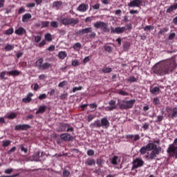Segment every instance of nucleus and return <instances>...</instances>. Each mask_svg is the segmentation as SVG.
<instances>
[{
  "mask_svg": "<svg viewBox=\"0 0 177 177\" xmlns=\"http://www.w3.org/2000/svg\"><path fill=\"white\" fill-rule=\"evenodd\" d=\"M87 156L92 157V156H95V151L93 149H88L87 151Z\"/></svg>",
  "mask_w": 177,
  "mask_h": 177,
  "instance_id": "8fccbe9b",
  "label": "nucleus"
},
{
  "mask_svg": "<svg viewBox=\"0 0 177 177\" xmlns=\"http://www.w3.org/2000/svg\"><path fill=\"white\" fill-rule=\"evenodd\" d=\"M100 121L101 127L102 128H104V129H107V128L110 127V122H109V120H107V118H102Z\"/></svg>",
  "mask_w": 177,
  "mask_h": 177,
  "instance_id": "ddd939ff",
  "label": "nucleus"
},
{
  "mask_svg": "<svg viewBox=\"0 0 177 177\" xmlns=\"http://www.w3.org/2000/svg\"><path fill=\"white\" fill-rule=\"evenodd\" d=\"M5 174H12V172H13V169H7L5 170Z\"/></svg>",
  "mask_w": 177,
  "mask_h": 177,
  "instance_id": "774afa93",
  "label": "nucleus"
},
{
  "mask_svg": "<svg viewBox=\"0 0 177 177\" xmlns=\"http://www.w3.org/2000/svg\"><path fill=\"white\" fill-rule=\"evenodd\" d=\"M60 23L64 26H75L80 23V20L74 18H62L60 20Z\"/></svg>",
  "mask_w": 177,
  "mask_h": 177,
  "instance_id": "0eeeda50",
  "label": "nucleus"
},
{
  "mask_svg": "<svg viewBox=\"0 0 177 177\" xmlns=\"http://www.w3.org/2000/svg\"><path fill=\"white\" fill-rule=\"evenodd\" d=\"M31 126L30 124H18L15 127V131H27V129H30Z\"/></svg>",
  "mask_w": 177,
  "mask_h": 177,
  "instance_id": "f8f14e48",
  "label": "nucleus"
},
{
  "mask_svg": "<svg viewBox=\"0 0 177 177\" xmlns=\"http://www.w3.org/2000/svg\"><path fill=\"white\" fill-rule=\"evenodd\" d=\"M140 3H142V1H132L129 4V6H131V8H139L140 6Z\"/></svg>",
  "mask_w": 177,
  "mask_h": 177,
  "instance_id": "aec40b11",
  "label": "nucleus"
},
{
  "mask_svg": "<svg viewBox=\"0 0 177 177\" xmlns=\"http://www.w3.org/2000/svg\"><path fill=\"white\" fill-rule=\"evenodd\" d=\"M175 37H176V34L175 32H172L169 35V39L172 40Z\"/></svg>",
  "mask_w": 177,
  "mask_h": 177,
  "instance_id": "e2e57ef3",
  "label": "nucleus"
},
{
  "mask_svg": "<svg viewBox=\"0 0 177 177\" xmlns=\"http://www.w3.org/2000/svg\"><path fill=\"white\" fill-rule=\"evenodd\" d=\"M62 5H63V3L62 1H55L53 3V8L57 9H60V8H62Z\"/></svg>",
  "mask_w": 177,
  "mask_h": 177,
  "instance_id": "c85d7f7f",
  "label": "nucleus"
},
{
  "mask_svg": "<svg viewBox=\"0 0 177 177\" xmlns=\"http://www.w3.org/2000/svg\"><path fill=\"white\" fill-rule=\"evenodd\" d=\"M91 34L88 35L89 38H95L96 37V32H90Z\"/></svg>",
  "mask_w": 177,
  "mask_h": 177,
  "instance_id": "338daca9",
  "label": "nucleus"
},
{
  "mask_svg": "<svg viewBox=\"0 0 177 177\" xmlns=\"http://www.w3.org/2000/svg\"><path fill=\"white\" fill-rule=\"evenodd\" d=\"M93 20V17H88L85 19L84 21L85 23H89Z\"/></svg>",
  "mask_w": 177,
  "mask_h": 177,
  "instance_id": "680f3d73",
  "label": "nucleus"
},
{
  "mask_svg": "<svg viewBox=\"0 0 177 177\" xmlns=\"http://www.w3.org/2000/svg\"><path fill=\"white\" fill-rule=\"evenodd\" d=\"M88 106L90 109H92L93 110H96V109H97V104H96V103L91 104Z\"/></svg>",
  "mask_w": 177,
  "mask_h": 177,
  "instance_id": "6e6d98bb",
  "label": "nucleus"
},
{
  "mask_svg": "<svg viewBox=\"0 0 177 177\" xmlns=\"http://www.w3.org/2000/svg\"><path fill=\"white\" fill-rule=\"evenodd\" d=\"M117 93H118V95H121V96H128V93L122 89H120L118 90V91L117 92Z\"/></svg>",
  "mask_w": 177,
  "mask_h": 177,
  "instance_id": "c9c22d12",
  "label": "nucleus"
},
{
  "mask_svg": "<svg viewBox=\"0 0 177 177\" xmlns=\"http://www.w3.org/2000/svg\"><path fill=\"white\" fill-rule=\"evenodd\" d=\"M63 175L65 177H68L70 175V172L68 171H67V170H64L63 171Z\"/></svg>",
  "mask_w": 177,
  "mask_h": 177,
  "instance_id": "69168bd1",
  "label": "nucleus"
},
{
  "mask_svg": "<svg viewBox=\"0 0 177 177\" xmlns=\"http://www.w3.org/2000/svg\"><path fill=\"white\" fill-rule=\"evenodd\" d=\"M102 73H104V74H107L109 73H111L113 71V69L111 68L104 67L102 69Z\"/></svg>",
  "mask_w": 177,
  "mask_h": 177,
  "instance_id": "f704fd0d",
  "label": "nucleus"
},
{
  "mask_svg": "<svg viewBox=\"0 0 177 177\" xmlns=\"http://www.w3.org/2000/svg\"><path fill=\"white\" fill-rule=\"evenodd\" d=\"M135 103H136V100L135 99L130 100H118L117 104L120 110H129V109H132V107H133V104H135Z\"/></svg>",
  "mask_w": 177,
  "mask_h": 177,
  "instance_id": "7ed1b4c3",
  "label": "nucleus"
},
{
  "mask_svg": "<svg viewBox=\"0 0 177 177\" xmlns=\"http://www.w3.org/2000/svg\"><path fill=\"white\" fill-rule=\"evenodd\" d=\"M68 93H64L61 94V95L59 96V98L61 99V100H64V99L68 97Z\"/></svg>",
  "mask_w": 177,
  "mask_h": 177,
  "instance_id": "3c124183",
  "label": "nucleus"
},
{
  "mask_svg": "<svg viewBox=\"0 0 177 177\" xmlns=\"http://www.w3.org/2000/svg\"><path fill=\"white\" fill-rule=\"evenodd\" d=\"M74 132V127L71 126V124L68 123H63L62 124L59 129L57 130V132Z\"/></svg>",
  "mask_w": 177,
  "mask_h": 177,
  "instance_id": "6e6552de",
  "label": "nucleus"
},
{
  "mask_svg": "<svg viewBox=\"0 0 177 177\" xmlns=\"http://www.w3.org/2000/svg\"><path fill=\"white\" fill-rule=\"evenodd\" d=\"M89 32H92V28L91 27L77 30L76 35H84V34H89Z\"/></svg>",
  "mask_w": 177,
  "mask_h": 177,
  "instance_id": "2eb2a0df",
  "label": "nucleus"
},
{
  "mask_svg": "<svg viewBox=\"0 0 177 177\" xmlns=\"http://www.w3.org/2000/svg\"><path fill=\"white\" fill-rule=\"evenodd\" d=\"M153 30H154V26H146L144 28V31H151Z\"/></svg>",
  "mask_w": 177,
  "mask_h": 177,
  "instance_id": "c03bdc74",
  "label": "nucleus"
},
{
  "mask_svg": "<svg viewBox=\"0 0 177 177\" xmlns=\"http://www.w3.org/2000/svg\"><path fill=\"white\" fill-rule=\"evenodd\" d=\"M4 49L6 52H10V50H13V49H15V46L12 44H7Z\"/></svg>",
  "mask_w": 177,
  "mask_h": 177,
  "instance_id": "7c9ffc66",
  "label": "nucleus"
},
{
  "mask_svg": "<svg viewBox=\"0 0 177 177\" xmlns=\"http://www.w3.org/2000/svg\"><path fill=\"white\" fill-rule=\"evenodd\" d=\"M131 46V44H129V43H128V42H125L124 44V45H123V48H124V49H125V50H128V49H129V47Z\"/></svg>",
  "mask_w": 177,
  "mask_h": 177,
  "instance_id": "052dcab7",
  "label": "nucleus"
},
{
  "mask_svg": "<svg viewBox=\"0 0 177 177\" xmlns=\"http://www.w3.org/2000/svg\"><path fill=\"white\" fill-rule=\"evenodd\" d=\"M44 58H39L36 62L37 67L39 68V70L45 71V70H49V68H52V64L48 62H45L44 64Z\"/></svg>",
  "mask_w": 177,
  "mask_h": 177,
  "instance_id": "423d86ee",
  "label": "nucleus"
},
{
  "mask_svg": "<svg viewBox=\"0 0 177 177\" xmlns=\"http://www.w3.org/2000/svg\"><path fill=\"white\" fill-rule=\"evenodd\" d=\"M96 164L98 167H100V168H102L103 164H104V160L102 158H97L96 160Z\"/></svg>",
  "mask_w": 177,
  "mask_h": 177,
  "instance_id": "c756f323",
  "label": "nucleus"
},
{
  "mask_svg": "<svg viewBox=\"0 0 177 177\" xmlns=\"http://www.w3.org/2000/svg\"><path fill=\"white\" fill-rule=\"evenodd\" d=\"M86 165H88V167H92L93 165H95L96 161L95 159L92 158H88L86 161L85 162Z\"/></svg>",
  "mask_w": 177,
  "mask_h": 177,
  "instance_id": "5701e85b",
  "label": "nucleus"
},
{
  "mask_svg": "<svg viewBox=\"0 0 177 177\" xmlns=\"http://www.w3.org/2000/svg\"><path fill=\"white\" fill-rule=\"evenodd\" d=\"M17 117V114L15 113H10L7 118H8V120H15V118Z\"/></svg>",
  "mask_w": 177,
  "mask_h": 177,
  "instance_id": "58836bf2",
  "label": "nucleus"
},
{
  "mask_svg": "<svg viewBox=\"0 0 177 177\" xmlns=\"http://www.w3.org/2000/svg\"><path fill=\"white\" fill-rule=\"evenodd\" d=\"M132 164L131 171H133V169H138V168L143 167V165H145V161L140 158H136L133 160Z\"/></svg>",
  "mask_w": 177,
  "mask_h": 177,
  "instance_id": "1a4fd4ad",
  "label": "nucleus"
},
{
  "mask_svg": "<svg viewBox=\"0 0 177 177\" xmlns=\"http://www.w3.org/2000/svg\"><path fill=\"white\" fill-rule=\"evenodd\" d=\"M8 75H11L12 77H19L21 74V71L14 70L7 72Z\"/></svg>",
  "mask_w": 177,
  "mask_h": 177,
  "instance_id": "a211bd4d",
  "label": "nucleus"
},
{
  "mask_svg": "<svg viewBox=\"0 0 177 177\" xmlns=\"http://www.w3.org/2000/svg\"><path fill=\"white\" fill-rule=\"evenodd\" d=\"M50 26L53 28H57V27H59V23L56 21H53L50 22Z\"/></svg>",
  "mask_w": 177,
  "mask_h": 177,
  "instance_id": "a19ab883",
  "label": "nucleus"
},
{
  "mask_svg": "<svg viewBox=\"0 0 177 177\" xmlns=\"http://www.w3.org/2000/svg\"><path fill=\"white\" fill-rule=\"evenodd\" d=\"M168 31V29L166 28H161L159 31V34H165V32H167Z\"/></svg>",
  "mask_w": 177,
  "mask_h": 177,
  "instance_id": "4d7b16f0",
  "label": "nucleus"
},
{
  "mask_svg": "<svg viewBox=\"0 0 177 177\" xmlns=\"http://www.w3.org/2000/svg\"><path fill=\"white\" fill-rule=\"evenodd\" d=\"M125 30H127L126 27H116V28H113L111 27V34H122L124 32V31H125Z\"/></svg>",
  "mask_w": 177,
  "mask_h": 177,
  "instance_id": "9d476101",
  "label": "nucleus"
},
{
  "mask_svg": "<svg viewBox=\"0 0 177 177\" xmlns=\"http://www.w3.org/2000/svg\"><path fill=\"white\" fill-rule=\"evenodd\" d=\"M16 151V147H12L8 152V154L10 155Z\"/></svg>",
  "mask_w": 177,
  "mask_h": 177,
  "instance_id": "bf43d9fd",
  "label": "nucleus"
},
{
  "mask_svg": "<svg viewBox=\"0 0 177 177\" xmlns=\"http://www.w3.org/2000/svg\"><path fill=\"white\" fill-rule=\"evenodd\" d=\"M167 153H168L169 157L177 158V138L174 140V143L169 146Z\"/></svg>",
  "mask_w": 177,
  "mask_h": 177,
  "instance_id": "20e7f679",
  "label": "nucleus"
},
{
  "mask_svg": "<svg viewBox=\"0 0 177 177\" xmlns=\"http://www.w3.org/2000/svg\"><path fill=\"white\" fill-rule=\"evenodd\" d=\"M160 87L155 86L152 88H150V93H151L152 95H158V93H160Z\"/></svg>",
  "mask_w": 177,
  "mask_h": 177,
  "instance_id": "b1692460",
  "label": "nucleus"
},
{
  "mask_svg": "<svg viewBox=\"0 0 177 177\" xmlns=\"http://www.w3.org/2000/svg\"><path fill=\"white\" fill-rule=\"evenodd\" d=\"M102 127L101 124H100V120H97L94 121L93 122L91 123L90 124V128L93 129V128H100Z\"/></svg>",
  "mask_w": 177,
  "mask_h": 177,
  "instance_id": "6ab92c4d",
  "label": "nucleus"
},
{
  "mask_svg": "<svg viewBox=\"0 0 177 177\" xmlns=\"http://www.w3.org/2000/svg\"><path fill=\"white\" fill-rule=\"evenodd\" d=\"M117 160H118V156H113V158H112L111 161V164L113 165H117L118 164V162H117Z\"/></svg>",
  "mask_w": 177,
  "mask_h": 177,
  "instance_id": "e433bc0d",
  "label": "nucleus"
},
{
  "mask_svg": "<svg viewBox=\"0 0 177 177\" xmlns=\"http://www.w3.org/2000/svg\"><path fill=\"white\" fill-rule=\"evenodd\" d=\"M32 17V16L31 15V14L26 13V14L24 15L22 17V22L28 23V20H30V19H31Z\"/></svg>",
  "mask_w": 177,
  "mask_h": 177,
  "instance_id": "4be33fe9",
  "label": "nucleus"
},
{
  "mask_svg": "<svg viewBox=\"0 0 177 177\" xmlns=\"http://www.w3.org/2000/svg\"><path fill=\"white\" fill-rule=\"evenodd\" d=\"M82 46V45H81V43L77 42L73 44V49H74V50H80V49H81Z\"/></svg>",
  "mask_w": 177,
  "mask_h": 177,
  "instance_id": "2f4dec72",
  "label": "nucleus"
},
{
  "mask_svg": "<svg viewBox=\"0 0 177 177\" xmlns=\"http://www.w3.org/2000/svg\"><path fill=\"white\" fill-rule=\"evenodd\" d=\"M44 38L46 41H48V42H50V41H52V35L50 33H47L45 35Z\"/></svg>",
  "mask_w": 177,
  "mask_h": 177,
  "instance_id": "4c0bfd02",
  "label": "nucleus"
},
{
  "mask_svg": "<svg viewBox=\"0 0 177 177\" xmlns=\"http://www.w3.org/2000/svg\"><path fill=\"white\" fill-rule=\"evenodd\" d=\"M67 85V81L64 80L59 83L58 86L59 88H63L64 86H66Z\"/></svg>",
  "mask_w": 177,
  "mask_h": 177,
  "instance_id": "de8ad7c7",
  "label": "nucleus"
},
{
  "mask_svg": "<svg viewBox=\"0 0 177 177\" xmlns=\"http://www.w3.org/2000/svg\"><path fill=\"white\" fill-rule=\"evenodd\" d=\"M177 67L176 58L171 57L163 63L153 67V73L157 75L164 76L172 74Z\"/></svg>",
  "mask_w": 177,
  "mask_h": 177,
  "instance_id": "f257e3e1",
  "label": "nucleus"
},
{
  "mask_svg": "<svg viewBox=\"0 0 177 177\" xmlns=\"http://www.w3.org/2000/svg\"><path fill=\"white\" fill-rule=\"evenodd\" d=\"M41 28H46L49 27V24H50V22H49V21H41Z\"/></svg>",
  "mask_w": 177,
  "mask_h": 177,
  "instance_id": "72a5a7b5",
  "label": "nucleus"
},
{
  "mask_svg": "<svg viewBox=\"0 0 177 177\" xmlns=\"http://www.w3.org/2000/svg\"><path fill=\"white\" fill-rule=\"evenodd\" d=\"M95 118V115L94 114H89L87 116V121L88 122H91V121H92V120H93Z\"/></svg>",
  "mask_w": 177,
  "mask_h": 177,
  "instance_id": "603ef678",
  "label": "nucleus"
},
{
  "mask_svg": "<svg viewBox=\"0 0 177 177\" xmlns=\"http://www.w3.org/2000/svg\"><path fill=\"white\" fill-rule=\"evenodd\" d=\"M139 79L136 77L135 76H130L128 79H127V82H138Z\"/></svg>",
  "mask_w": 177,
  "mask_h": 177,
  "instance_id": "473e14b6",
  "label": "nucleus"
},
{
  "mask_svg": "<svg viewBox=\"0 0 177 177\" xmlns=\"http://www.w3.org/2000/svg\"><path fill=\"white\" fill-rule=\"evenodd\" d=\"M47 96L46 94L43 93L39 95V100H44V99H46Z\"/></svg>",
  "mask_w": 177,
  "mask_h": 177,
  "instance_id": "13d9d810",
  "label": "nucleus"
},
{
  "mask_svg": "<svg viewBox=\"0 0 177 177\" xmlns=\"http://www.w3.org/2000/svg\"><path fill=\"white\" fill-rule=\"evenodd\" d=\"M42 39V37L41 35H37L35 37V42L38 44Z\"/></svg>",
  "mask_w": 177,
  "mask_h": 177,
  "instance_id": "864d4df0",
  "label": "nucleus"
},
{
  "mask_svg": "<svg viewBox=\"0 0 177 177\" xmlns=\"http://www.w3.org/2000/svg\"><path fill=\"white\" fill-rule=\"evenodd\" d=\"M10 143H12V141H10L9 140H3L2 146H3V147H8V146H9V145H10Z\"/></svg>",
  "mask_w": 177,
  "mask_h": 177,
  "instance_id": "ea45409f",
  "label": "nucleus"
},
{
  "mask_svg": "<svg viewBox=\"0 0 177 177\" xmlns=\"http://www.w3.org/2000/svg\"><path fill=\"white\" fill-rule=\"evenodd\" d=\"M176 9H177V3H175L171 6L169 8H167L166 12L167 13H171V12H173V10H176Z\"/></svg>",
  "mask_w": 177,
  "mask_h": 177,
  "instance_id": "cd10ccee",
  "label": "nucleus"
},
{
  "mask_svg": "<svg viewBox=\"0 0 177 177\" xmlns=\"http://www.w3.org/2000/svg\"><path fill=\"white\" fill-rule=\"evenodd\" d=\"M19 147L21 149V151H24V153H27L28 152V149L26 147H24V145H20Z\"/></svg>",
  "mask_w": 177,
  "mask_h": 177,
  "instance_id": "a18cd8bd",
  "label": "nucleus"
},
{
  "mask_svg": "<svg viewBox=\"0 0 177 177\" xmlns=\"http://www.w3.org/2000/svg\"><path fill=\"white\" fill-rule=\"evenodd\" d=\"M153 103L154 106H158V104H161V102H160V99H158V97L153 98Z\"/></svg>",
  "mask_w": 177,
  "mask_h": 177,
  "instance_id": "79ce46f5",
  "label": "nucleus"
},
{
  "mask_svg": "<svg viewBox=\"0 0 177 177\" xmlns=\"http://www.w3.org/2000/svg\"><path fill=\"white\" fill-rule=\"evenodd\" d=\"M167 116L169 118H171L172 120H174V118H176V117H177V107H174L172 109V113H168Z\"/></svg>",
  "mask_w": 177,
  "mask_h": 177,
  "instance_id": "412c9836",
  "label": "nucleus"
},
{
  "mask_svg": "<svg viewBox=\"0 0 177 177\" xmlns=\"http://www.w3.org/2000/svg\"><path fill=\"white\" fill-rule=\"evenodd\" d=\"M60 139L64 142H71L73 140V136L68 133H64L60 135Z\"/></svg>",
  "mask_w": 177,
  "mask_h": 177,
  "instance_id": "9b49d317",
  "label": "nucleus"
},
{
  "mask_svg": "<svg viewBox=\"0 0 177 177\" xmlns=\"http://www.w3.org/2000/svg\"><path fill=\"white\" fill-rule=\"evenodd\" d=\"M15 30L13 29V28H10L8 30H6V35H12V34H13Z\"/></svg>",
  "mask_w": 177,
  "mask_h": 177,
  "instance_id": "37998d69",
  "label": "nucleus"
},
{
  "mask_svg": "<svg viewBox=\"0 0 177 177\" xmlns=\"http://www.w3.org/2000/svg\"><path fill=\"white\" fill-rule=\"evenodd\" d=\"M32 96H34L32 93H28L27 97L22 99V102L24 103H30L32 100V98H31Z\"/></svg>",
  "mask_w": 177,
  "mask_h": 177,
  "instance_id": "f3484780",
  "label": "nucleus"
},
{
  "mask_svg": "<svg viewBox=\"0 0 177 177\" xmlns=\"http://www.w3.org/2000/svg\"><path fill=\"white\" fill-rule=\"evenodd\" d=\"M71 64L73 67H77V66H80V62L77 59H75L72 61Z\"/></svg>",
  "mask_w": 177,
  "mask_h": 177,
  "instance_id": "09e8293b",
  "label": "nucleus"
},
{
  "mask_svg": "<svg viewBox=\"0 0 177 177\" xmlns=\"http://www.w3.org/2000/svg\"><path fill=\"white\" fill-rule=\"evenodd\" d=\"M108 104H109V106H107L109 111H113V110H115V109H117V102L114 100L109 101Z\"/></svg>",
  "mask_w": 177,
  "mask_h": 177,
  "instance_id": "4468645a",
  "label": "nucleus"
},
{
  "mask_svg": "<svg viewBox=\"0 0 177 177\" xmlns=\"http://www.w3.org/2000/svg\"><path fill=\"white\" fill-rule=\"evenodd\" d=\"M84 87H82V86H80L79 87H73L72 92L73 93H75V92H77V91H82Z\"/></svg>",
  "mask_w": 177,
  "mask_h": 177,
  "instance_id": "49530a36",
  "label": "nucleus"
},
{
  "mask_svg": "<svg viewBox=\"0 0 177 177\" xmlns=\"http://www.w3.org/2000/svg\"><path fill=\"white\" fill-rule=\"evenodd\" d=\"M46 111V106L41 105L39 107L38 110L36 111V114H44Z\"/></svg>",
  "mask_w": 177,
  "mask_h": 177,
  "instance_id": "393cba45",
  "label": "nucleus"
},
{
  "mask_svg": "<svg viewBox=\"0 0 177 177\" xmlns=\"http://www.w3.org/2000/svg\"><path fill=\"white\" fill-rule=\"evenodd\" d=\"M15 32L17 35H24V34H27V30L23 27H19L15 30Z\"/></svg>",
  "mask_w": 177,
  "mask_h": 177,
  "instance_id": "dca6fc26",
  "label": "nucleus"
},
{
  "mask_svg": "<svg viewBox=\"0 0 177 177\" xmlns=\"http://www.w3.org/2000/svg\"><path fill=\"white\" fill-rule=\"evenodd\" d=\"M47 77L48 76H46V75L45 74H41L39 75V80L40 81H44V80H46Z\"/></svg>",
  "mask_w": 177,
  "mask_h": 177,
  "instance_id": "5fc2aeb1",
  "label": "nucleus"
},
{
  "mask_svg": "<svg viewBox=\"0 0 177 177\" xmlns=\"http://www.w3.org/2000/svg\"><path fill=\"white\" fill-rule=\"evenodd\" d=\"M58 57H59V59H61V60H64V59H66V57H67V53H66V51L59 52Z\"/></svg>",
  "mask_w": 177,
  "mask_h": 177,
  "instance_id": "bb28decb",
  "label": "nucleus"
},
{
  "mask_svg": "<svg viewBox=\"0 0 177 177\" xmlns=\"http://www.w3.org/2000/svg\"><path fill=\"white\" fill-rule=\"evenodd\" d=\"M150 150H151V151L149 154L147 151H150ZM161 150H162L161 147H157L154 143H148L146 146L142 147L140 149V153L142 155L147 153L148 155L146 156V158H148L150 161H153V160H156L157 156L160 154Z\"/></svg>",
  "mask_w": 177,
  "mask_h": 177,
  "instance_id": "f03ea898",
  "label": "nucleus"
},
{
  "mask_svg": "<svg viewBox=\"0 0 177 177\" xmlns=\"http://www.w3.org/2000/svg\"><path fill=\"white\" fill-rule=\"evenodd\" d=\"M26 12V9L24 7H21L18 10V14L21 15V13H24Z\"/></svg>",
  "mask_w": 177,
  "mask_h": 177,
  "instance_id": "0e129e2a",
  "label": "nucleus"
},
{
  "mask_svg": "<svg viewBox=\"0 0 177 177\" xmlns=\"http://www.w3.org/2000/svg\"><path fill=\"white\" fill-rule=\"evenodd\" d=\"M88 5L81 4L78 7V10H80V12H86V10H88Z\"/></svg>",
  "mask_w": 177,
  "mask_h": 177,
  "instance_id": "a878e982",
  "label": "nucleus"
},
{
  "mask_svg": "<svg viewBox=\"0 0 177 177\" xmlns=\"http://www.w3.org/2000/svg\"><path fill=\"white\" fill-rule=\"evenodd\" d=\"M95 28L101 29L104 32H110V28H109V24L103 21H96L93 24Z\"/></svg>",
  "mask_w": 177,
  "mask_h": 177,
  "instance_id": "39448f33",
  "label": "nucleus"
}]
</instances>
